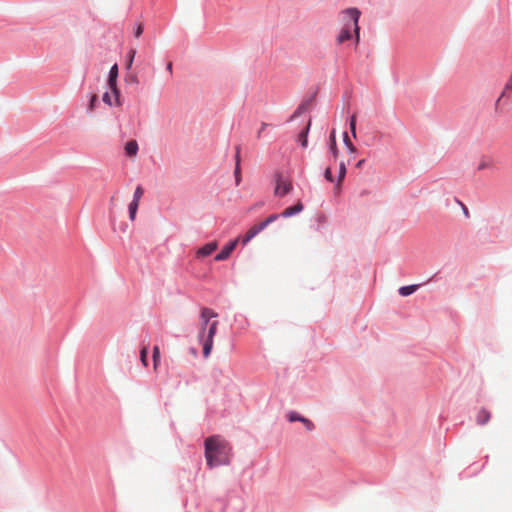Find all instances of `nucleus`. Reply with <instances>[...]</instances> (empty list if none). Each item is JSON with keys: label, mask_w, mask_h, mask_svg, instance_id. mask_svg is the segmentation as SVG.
I'll return each mask as SVG.
<instances>
[{"label": "nucleus", "mask_w": 512, "mask_h": 512, "mask_svg": "<svg viewBox=\"0 0 512 512\" xmlns=\"http://www.w3.org/2000/svg\"><path fill=\"white\" fill-rule=\"evenodd\" d=\"M231 447L229 443L218 435H212L204 441V455L207 466L216 468L230 464L229 452Z\"/></svg>", "instance_id": "obj_1"}, {"label": "nucleus", "mask_w": 512, "mask_h": 512, "mask_svg": "<svg viewBox=\"0 0 512 512\" xmlns=\"http://www.w3.org/2000/svg\"><path fill=\"white\" fill-rule=\"evenodd\" d=\"M350 18V21L345 23L336 37L338 44L352 39L354 37L355 45L357 46L360 42V26L359 20L361 17V11L357 7H350L343 11Z\"/></svg>", "instance_id": "obj_2"}, {"label": "nucleus", "mask_w": 512, "mask_h": 512, "mask_svg": "<svg viewBox=\"0 0 512 512\" xmlns=\"http://www.w3.org/2000/svg\"><path fill=\"white\" fill-rule=\"evenodd\" d=\"M218 325H219V321L216 318L209 325L203 338L199 339V343L202 345V355L205 359L211 355V352L213 349L214 337L217 333Z\"/></svg>", "instance_id": "obj_3"}, {"label": "nucleus", "mask_w": 512, "mask_h": 512, "mask_svg": "<svg viewBox=\"0 0 512 512\" xmlns=\"http://www.w3.org/2000/svg\"><path fill=\"white\" fill-rule=\"evenodd\" d=\"M218 318V313L215 312L212 308L202 307L200 309L199 314V330L197 338L202 339L209 325L214 321V319Z\"/></svg>", "instance_id": "obj_4"}, {"label": "nucleus", "mask_w": 512, "mask_h": 512, "mask_svg": "<svg viewBox=\"0 0 512 512\" xmlns=\"http://www.w3.org/2000/svg\"><path fill=\"white\" fill-rule=\"evenodd\" d=\"M276 220L277 216H273V214H270L264 220L252 226L241 238L242 245H247L254 237H256L260 232L265 230L270 224H272Z\"/></svg>", "instance_id": "obj_5"}, {"label": "nucleus", "mask_w": 512, "mask_h": 512, "mask_svg": "<svg viewBox=\"0 0 512 512\" xmlns=\"http://www.w3.org/2000/svg\"><path fill=\"white\" fill-rule=\"evenodd\" d=\"M273 178L275 182L274 195L276 197H285L292 192L293 185L289 180L284 178L282 172L276 171Z\"/></svg>", "instance_id": "obj_6"}, {"label": "nucleus", "mask_w": 512, "mask_h": 512, "mask_svg": "<svg viewBox=\"0 0 512 512\" xmlns=\"http://www.w3.org/2000/svg\"><path fill=\"white\" fill-rule=\"evenodd\" d=\"M143 70H144V68H141L140 64L138 63L135 66L134 70L127 71V73L124 77V81H125L126 85L129 87L133 86L134 87L133 89L136 92H138L140 90V88H139L140 77H143Z\"/></svg>", "instance_id": "obj_7"}, {"label": "nucleus", "mask_w": 512, "mask_h": 512, "mask_svg": "<svg viewBox=\"0 0 512 512\" xmlns=\"http://www.w3.org/2000/svg\"><path fill=\"white\" fill-rule=\"evenodd\" d=\"M239 241H241L240 237H236L234 239H230L228 242H226L221 250L215 255L214 260L217 262L225 261L227 260L233 251L236 249Z\"/></svg>", "instance_id": "obj_8"}, {"label": "nucleus", "mask_w": 512, "mask_h": 512, "mask_svg": "<svg viewBox=\"0 0 512 512\" xmlns=\"http://www.w3.org/2000/svg\"><path fill=\"white\" fill-rule=\"evenodd\" d=\"M315 96H316V92L312 93L309 97L303 99L300 102V104L297 106V108L294 110V112L290 115L287 122H291L294 119L301 116L303 113H305L309 109L312 102L314 101Z\"/></svg>", "instance_id": "obj_9"}, {"label": "nucleus", "mask_w": 512, "mask_h": 512, "mask_svg": "<svg viewBox=\"0 0 512 512\" xmlns=\"http://www.w3.org/2000/svg\"><path fill=\"white\" fill-rule=\"evenodd\" d=\"M304 210L303 203L299 200L292 206L285 208L281 213H273V216H277V220L279 218H290L298 215Z\"/></svg>", "instance_id": "obj_10"}, {"label": "nucleus", "mask_w": 512, "mask_h": 512, "mask_svg": "<svg viewBox=\"0 0 512 512\" xmlns=\"http://www.w3.org/2000/svg\"><path fill=\"white\" fill-rule=\"evenodd\" d=\"M311 125L312 121L311 118H309L307 123L302 127V129L297 134L296 141L303 149H306L308 147V135L311 129Z\"/></svg>", "instance_id": "obj_11"}, {"label": "nucleus", "mask_w": 512, "mask_h": 512, "mask_svg": "<svg viewBox=\"0 0 512 512\" xmlns=\"http://www.w3.org/2000/svg\"><path fill=\"white\" fill-rule=\"evenodd\" d=\"M235 168H234V178H235V184L236 186H239L242 181V173H241V157H240V151L241 147L240 145H237L235 147Z\"/></svg>", "instance_id": "obj_12"}, {"label": "nucleus", "mask_w": 512, "mask_h": 512, "mask_svg": "<svg viewBox=\"0 0 512 512\" xmlns=\"http://www.w3.org/2000/svg\"><path fill=\"white\" fill-rule=\"evenodd\" d=\"M217 247L218 244L216 241H210L199 247L196 252V255L198 258L208 257L217 249Z\"/></svg>", "instance_id": "obj_13"}, {"label": "nucleus", "mask_w": 512, "mask_h": 512, "mask_svg": "<svg viewBox=\"0 0 512 512\" xmlns=\"http://www.w3.org/2000/svg\"><path fill=\"white\" fill-rule=\"evenodd\" d=\"M328 149L329 153L331 154L332 160L336 162L339 156V149L336 142L335 130H332V132L329 135Z\"/></svg>", "instance_id": "obj_14"}, {"label": "nucleus", "mask_w": 512, "mask_h": 512, "mask_svg": "<svg viewBox=\"0 0 512 512\" xmlns=\"http://www.w3.org/2000/svg\"><path fill=\"white\" fill-rule=\"evenodd\" d=\"M119 67L117 63H114L108 72L107 86H116L118 83Z\"/></svg>", "instance_id": "obj_15"}, {"label": "nucleus", "mask_w": 512, "mask_h": 512, "mask_svg": "<svg viewBox=\"0 0 512 512\" xmlns=\"http://www.w3.org/2000/svg\"><path fill=\"white\" fill-rule=\"evenodd\" d=\"M139 151V145L136 140H129L124 145V153L127 157H135Z\"/></svg>", "instance_id": "obj_16"}, {"label": "nucleus", "mask_w": 512, "mask_h": 512, "mask_svg": "<svg viewBox=\"0 0 512 512\" xmlns=\"http://www.w3.org/2000/svg\"><path fill=\"white\" fill-rule=\"evenodd\" d=\"M491 419V413L485 407L479 409L476 415V423L480 426L487 424Z\"/></svg>", "instance_id": "obj_17"}, {"label": "nucleus", "mask_w": 512, "mask_h": 512, "mask_svg": "<svg viewBox=\"0 0 512 512\" xmlns=\"http://www.w3.org/2000/svg\"><path fill=\"white\" fill-rule=\"evenodd\" d=\"M422 284L403 285L398 289V294L402 297H407L415 293Z\"/></svg>", "instance_id": "obj_18"}, {"label": "nucleus", "mask_w": 512, "mask_h": 512, "mask_svg": "<svg viewBox=\"0 0 512 512\" xmlns=\"http://www.w3.org/2000/svg\"><path fill=\"white\" fill-rule=\"evenodd\" d=\"M346 175H347L346 165H345V163L343 161H341L340 164H339L337 179H336V182H335V187H334L335 190L341 188V183L345 179Z\"/></svg>", "instance_id": "obj_19"}, {"label": "nucleus", "mask_w": 512, "mask_h": 512, "mask_svg": "<svg viewBox=\"0 0 512 512\" xmlns=\"http://www.w3.org/2000/svg\"><path fill=\"white\" fill-rule=\"evenodd\" d=\"M136 56V49L130 48L125 55L124 68L126 71H131Z\"/></svg>", "instance_id": "obj_20"}, {"label": "nucleus", "mask_w": 512, "mask_h": 512, "mask_svg": "<svg viewBox=\"0 0 512 512\" xmlns=\"http://www.w3.org/2000/svg\"><path fill=\"white\" fill-rule=\"evenodd\" d=\"M107 88L113 94V97H114V103L113 104H114V106H116V107L121 106L123 104V101H122L121 91L118 88V85L116 84V86H107Z\"/></svg>", "instance_id": "obj_21"}, {"label": "nucleus", "mask_w": 512, "mask_h": 512, "mask_svg": "<svg viewBox=\"0 0 512 512\" xmlns=\"http://www.w3.org/2000/svg\"><path fill=\"white\" fill-rule=\"evenodd\" d=\"M343 143L347 150L348 154H354L357 152V148L354 146L352 141L349 139L348 133L346 131L343 132Z\"/></svg>", "instance_id": "obj_22"}, {"label": "nucleus", "mask_w": 512, "mask_h": 512, "mask_svg": "<svg viewBox=\"0 0 512 512\" xmlns=\"http://www.w3.org/2000/svg\"><path fill=\"white\" fill-rule=\"evenodd\" d=\"M149 347L148 345H142L140 349V361L141 364L147 368L149 365Z\"/></svg>", "instance_id": "obj_23"}, {"label": "nucleus", "mask_w": 512, "mask_h": 512, "mask_svg": "<svg viewBox=\"0 0 512 512\" xmlns=\"http://www.w3.org/2000/svg\"><path fill=\"white\" fill-rule=\"evenodd\" d=\"M99 98L96 94H91L89 99H88V104H87V111L88 112H92L94 111L98 105H99Z\"/></svg>", "instance_id": "obj_24"}, {"label": "nucleus", "mask_w": 512, "mask_h": 512, "mask_svg": "<svg viewBox=\"0 0 512 512\" xmlns=\"http://www.w3.org/2000/svg\"><path fill=\"white\" fill-rule=\"evenodd\" d=\"M160 361H161L160 348L158 345H155L152 349V362H153V366L155 369L160 364Z\"/></svg>", "instance_id": "obj_25"}, {"label": "nucleus", "mask_w": 512, "mask_h": 512, "mask_svg": "<svg viewBox=\"0 0 512 512\" xmlns=\"http://www.w3.org/2000/svg\"><path fill=\"white\" fill-rule=\"evenodd\" d=\"M303 417H304L303 415H301L299 412L294 411V410L289 411L286 415L287 421L290 423L301 422Z\"/></svg>", "instance_id": "obj_26"}, {"label": "nucleus", "mask_w": 512, "mask_h": 512, "mask_svg": "<svg viewBox=\"0 0 512 512\" xmlns=\"http://www.w3.org/2000/svg\"><path fill=\"white\" fill-rule=\"evenodd\" d=\"M138 207H139V203H135L133 201H131L128 205V214H129V219L131 221H134L135 218H136V215H137V211H138Z\"/></svg>", "instance_id": "obj_27"}, {"label": "nucleus", "mask_w": 512, "mask_h": 512, "mask_svg": "<svg viewBox=\"0 0 512 512\" xmlns=\"http://www.w3.org/2000/svg\"><path fill=\"white\" fill-rule=\"evenodd\" d=\"M356 127H357V116L355 114H352L349 117V129L354 138H356V136H357Z\"/></svg>", "instance_id": "obj_28"}, {"label": "nucleus", "mask_w": 512, "mask_h": 512, "mask_svg": "<svg viewBox=\"0 0 512 512\" xmlns=\"http://www.w3.org/2000/svg\"><path fill=\"white\" fill-rule=\"evenodd\" d=\"M144 32V24L142 22L135 23L133 27V35L135 38H139Z\"/></svg>", "instance_id": "obj_29"}, {"label": "nucleus", "mask_w": 512, "mask_h": 512, "mask_svg": "<svg viewBox=\"0 0 512 512\" xmlns=\"http://www.w3.org/2000/svg\"><path fill=\"white\" fill-rule=\"evenodd\" d=\"M323 177L329 183H335L336 182L331 167H326L325 168V170L323 172Z\"/></svg>", "instance_id": "obj_30"}, {"label": "nucleus", "mask_w": 512, "mask_h": 512, "mask_svg": "<svg viewBox=\"0 0 512 512\" xmlns=\"http://www.w3.org/2000/svg\"><path fill=\"white\" fill-rule=\"evenodd\" d=\"M143 194H144V189H143L142 185H137V187L135 188L134 194H133L132 201L135 203H139V200L143 196Z\"/></svg>", "instance_id": "obj_31"}, {"label": "nucleus", "mask_w": 512, "mask_h": 512, "mask_svg": "<svg viewBox=\"0 0 512 512\" xmlns=\"http://www.w3.org/2000/svg\"><path fill=\"white\" fill-rule=\"evenodd\" d=\"M509 89H512V74H511L510 79L508 80V82L505 85L504 91H502L501 95L496 100V103H495L496 108L498 107V104L500 103L501 99L505 96L506 90H509Z\"/></svg>", "instance_id": "obj_32"}, {"label": "nucleus", "mask_w": 512, "mask_h": 512, "mask_svg": "<svg viewBox=\"0 0 512 512\" xmlns=\"http://www.w3.org/2000/svg\"><path fill=\"white\" fill-rule=\"evenodd\" d=\"M301 423H303L306 430H308V431H313L315 429L314 423L306 417H303V419L301 420Z\"/></svg>", "instance_id": "obj_33"}, {"label": "nucleus", "mask_w": 512, "mask_h": 512, "mask_svg": "<svg viewBox=\"0 0 512 512\" xmlns=\"http://www.w3.org/2000/svg\"><path fill=\"white\" fill-rule=\"evenodd\" d=\"M102 101H103L106 105H108V106H110V107H112V106L114 105V104H113V102H112V98H111V96H110V94H109V92H108V91H105V92L103 93V95H102Z\"/></svg>", "instance_id": "obj_34"}, {"label": "nucleus", "mask_w": 512, "mask_h": 512, "mask_svg": "<svg viewBox=\"0 0 512 512\" xmlns=\"http://www.w3.org/2000/svg\"><path fill=\"white\" fill-rule=\"evenodd\" d=\"M490 166H491V162H488V161H486V160H484V159H483V160L478 164V166H477V170H478V171H481V170H484V169H486V168H489Z\"/></svg>", "instance_id": "obj_35"}, {"label": "nucleus", "mask_w": 512, "mask_h": 512, "mask_svg": "<svg viewBox=\"0 0 512 512\" xmlns=\"http://www.w3.org/2000/svg\"><path fill=\"white\" fill-rule=\"evenodd\" d=\"M269 124L265 123V122H262L261 123V127L259 129V131L257 132V138H261L262 136V132L266 129V127H268Z\"/></svg>", "instance_id": "obj_36"}, {"label": "nucleus", "mask_w": 512, "mask_h": 512, "mask_svg": "<svg viewBox=\"0 0 512 512\" xmlns=\"http://www.w3.org/2000/svg\"><path fill=\"white\" fill-rule=\"evenodd\" d=\"M460 206L462 208L464 216L466 218H469L470 215H469V210H468L467 206L465 204H463V203H460Z\"/></svg>", "instance_id": "obj_37"}, {"label": "nucleus", "mask_w": 512, "mask_h": 512, "mask_svg": "<svg viewBox=\"0 0 512 512\" xmlns=\"http://www.w3.org/2000/svg\"><path fill=\"white\" fill-rule=\"evenodd\" d=\"M366 163V159H360L357 161V163L355 164V167L357 169H361Z\"/></svg>", "instance_id": "obj_38"}, {"label": "nucleus", "mask_w": 512, "mask_h": 512, "mask_svg": "<svg viewBox=\"0 0 512 512\" xmlns=\"http://www.w3.org/2000/svg\"><path fill=\"white\" fill-rule=\"evenodd\" d=\"M172 69H173V64H172V62H168V63L166 64V71L169 73V75H170V76L172 75V72H173V70H172Z\"/></svg>", "instance_id": "obj_39"}, {"label": "nucleus", "mask_w": 512, "mask_h": 512, "mask_svg": "<svg viewBox=\"0 0 512 512\" xmlns=\"http://www.w3.org/2000/svg\"><path fill=\"white\" fill-rule=\"evenodd\" d=\"M218 502L221 503L222 507H221V511L222 512H225L226 511V508H227V503L224 499H218Z\"/></svg>", "instance_id": "obj_40"}, {"label": "nucleus", "mask_w": 512, "mask_h": 512, "mask_svg": "<svg viewBox=\"0 0 512 512\" xmlns=\"http://www.w3.org/2000/svg\"><path fill=\"white\" fill-rule=\"evenodd\" d=\"M370 193H371V192H370L369 190H367V189H363V190H361V192H360V196H361V197H365V196L369 195Z\"/></svg>", "instance_id": "obj_41"}, {"label": "nucleus", "mask_w": 512, "mask_h": 512, "mask_svg": "<svg viewBox=\"0 0 512 512\" xmlns=\"http://www.w3.org/2000/svg\"><path fill=\"white\" fill-rule=\"evenodd\" d=\"M438 273L434 274L428 281H435L437 279Z\"/></svg>", "instance_id": "obj_42"}, {"label": "nucleus", "mask_w": 512, "mask_h": 512, "mask_svg": "<svg viewBox=\"0 0 512 512\" xmlns=\"http://www.w3.org/2000/svg\"><path fill=\"white\" fill-rule=\"evenodd\" d=\"M190 351H191V353H193L194 355H196V354H197V349H195V348H193V347H191V348H190Z\"/></svg>", "instance_id": "obj_43"}, {"label": "nucleus", "mask_w": 512, "mask_h": 512, "mask_svg": "<svg viewBox=\"0 0 512 512\" xmlns=\"http://www.w3.org/2000/svg\"><path fill=\"white\" fill-rule=\"evenodd\" d=\"M455 201L457 202V204L460 205V203H462L458 198H455Z\"/></svg>", "instance_id": "obj_44"}]
</instances>
